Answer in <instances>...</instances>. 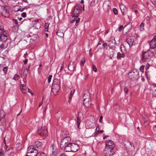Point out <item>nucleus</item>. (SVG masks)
<instances>
[{"mask_svg": "<svg viewBox=\"0 0 156 156\" xmlns=\"http://www.w3.org/2000/svg\"><path fill=\"white\" fill-rule=\"evenodd\" d=\"M61 135L62 137L61 139V143L60 144V147H63L64 145L70 143L71 140V139L69 137L66 135L65 132H63L62 133Z\"/></svg>", "mask_w": 156, "mask_h": 156, "instance_id": "1", "label": "nucleus"}, {"mask_svg": "<svg viewBox=\"0 0 156 156\" xmlns=\"http://www.w3.org/2000/svg\"><path fill=\"white\" fill-rule=\"evenodd\" d=\"M37 133L41 136H46L48 135V131L45 126H44L40 123L38 128Z\"/></svg>", "mask_w": 156, "mask_h": 156, "instance_id": "2", "label": "nucleus"}, {"mask_svg": "<svg viewBox=\"0 0 156 156\" xmlns=\"http://www.w3.org/2000/svg\"><path fill=\"white\" fill-rule=\"evenodd\" d=\"M129 76L131 80H135L139 78V71L136 69H133L129 73Z\"/></svg>", "mask_w": 156, "mask_h": 156, "instance_id": "3", "label": "nucleus"}, {"mask_svg": "<svg viewBox=\"0 0 156 156\" xmlns=\"http://www.w3.org/2000/svg\"><path fill=\"white\" fill-rule=\"evenodd\" d=\"M27 153L30 154L31 156H36L38 153V151L34 146H30L27 148Z\"/></svg>", "mask_w": 156, "mask_h": 156, "instance_id": "4", "label": "nucleus"}, {"mask_svg": "<svg viewBox=\"0 0 156 156\" xmlns=\"http://www.w3.org/2000/svg\"><path fill=\"white\" fill-rule=\"evenodd\" d=\"M87 96V94H84L83 97V104L86 107H88L91 104V100L90 98V96H88L87 98H86Z\"/></svg>", "mask_w": 156, "mask_h": 156, "instance_id": "5", "label": "nucleus"}, {"mask_svg": "<svg viewBox=\"0 0 156 156\" xmlns=\"http://www.w3.org/2000/svg\"><path fill=\"white\" fill-rule=\"evenodd\" d=\"M114 149L105 147L104 151L105 156H112L115 154Z\"/></svg>", "mask_w": 156, "mask_h": 156, "instance_id": "6", "label": "nucleus"}, {"mask_svg": "<svg viewBox=\"0 0 156 156\" xmlns=\"http://www.w3.org/2000/svg\"><path fill=\"white\" fill-rule=\"evenodd\" d=\"M82 6L79 5H77L75 6L74 10L73 12V16L77 17L79 16L80 12L81 10Z\"/></svg>", "mask_w": 156, "mask_h": 156, "instance_id": "7", "label": "nucleus"}, {"mask_svg": "<svg viewBox=\"0 0 156 156\" xmlns=\"http://www.w3.org/2000/svg\"><path fill=\"white\" fill-rule=\"evenodd\" d=\"M0 13L2 15L5 17H9V13L5 6H1Z\"/></svg>", "mask_w": 156, "mask_h": 156, "instance_id": "8", "label": "nucleus"}, {"mask_svg": "<svg viewBox=\"0 0 156 156\" xmlns=\"http://www.w3.org/2000/svg\"><path fill=\"white\" fill-rule=\"evenodd\" d=\"M151 53L148 51H146L143 53L142 57V60L143 62H145L149 61L151 56L150 55Z\"/></svg>", "mask_w": 156, "mask_h": 156, "instance_id": "9", "label": "nucleus"}, {"mask_svg": "<svg viewBox=\"0 0 156 156\" xmlns=\"http://www.w3.org/2000/svg\"><path fill=\"white\" fill-rule=\"evenodd\" d=\"M54 84L52 85L51 91L53 94L56 95L57 94V93L59 91V90L60 88V85L58 84Z\"/></svg>", "mask_w": 156, "mask_h": 156, "instance_id": "10", "label": "nucleus"}, {"mask_svg": "<svg viewBox=\"0 0 156 156\" xmlns=\"http://www.w3.org/2000/svg\"><path fill=\"white\" fill-rule=\"evenodd\" d=\"M70 152H76L78 151L80 148L79 145L77 144L71 143Z\"/></svg>", "mask_w": 156, "mask_h": 156, "instance_id": "11", "label": "nucleus"}, {"mask_svg": "<svg viewBox=\"0 0 156 156\" xmlns=\"http://www.w3.org/2000/svg\"><path fill=\"white\" fill-rule=\"evenodd\" d=\"M60 147L63 149L65 152H70L71 150V143H68V144L64 145L63 147Z\"/></svg>", "mask_w": 156, "mask_h": 156, "instance_id": "12", "label": "nucleus"}, {"mask_svg": "<svg viewBox=\"0 0 156 156\" xmlns=\"http://www.w3.org/2000/svg\"><path fill=\"white\" fill-rule=\"evenodd\" d=\"M105 147H108V148L114 149L115 147V145L113 142L110 140H107L105 142Z\"/></svg>", "mask_w": 156, "mask_h": 156, "instance_id": "13", "label": "nucleus"}, {"mask_svg": "<svg viewBox=\"0 0 156 156\" xmlns=\"http://www.w3.org/2000/svg\"><path fill=\"white\" fill-rule=\"evenodd\" d=\"M134 41V39L132 36L130 37H127L126 43L128 44L129 47H131L133 45Z\"/></svg>", "mask_w": 156, "mask_h": 156, "instance_id": "14", "label": "nucleus"}, {"mask_svg": "<svg viewBox=\"0 0 156 156\" xmlns=\"http://www.w3.org/2000/svg\"><path fill=\"white\" fill-rule=\"evenodd\" d=\"M149 44L151 48L154 49L155 48H156V36H155L150 41Z\"/></svg>", "mask_w": 156, "mask_h": 156, "instance_id": "15", "label": "nucleus"}, {"mask_svg": "<svg viewBox=\"0 0 156 156\" xmlns=\"http://www.w3.org/2000/svg\"><path fill=\"white\" fill-rule=\"evenodd\" d=\"M8 39V36L6 34H5L4 31L0 35V41L5 42Z\"/></svg>", "mask_w": 156, "mask_h": 156, "instance_id": "16", "label": "nucleus"}, {"mask_svg": "<svg viewBox=\"0 0 156 156\" xmlns=\"http://www.w3.org/2000/svg\"><path fill=\"white\" fill-rule=\"evenodd\" d=\"M115 44V41L114 38H111L108 41V45L109 47L112 48Z\"/></svg>", "mask_w": 156, "mask_h": 156, "instance_id": "17", "label": "nucleus"}, {"mask_svg": "<svg viewBox=\"0 0 156 156\" xmlns=\"http://www.w3.org/2000/svg\"><path fill=\"white\" fill-rule=\"evenodd\" d=\"M42 142L39 141H37L35 142L34 145L33 146H34L36 148H37L38 149H40L42 146Z\"/></svg>", "mask_w": 156, "mask_h": 156, "instance_id": "18", "label": "nucleus"}, {"mask_svg": "<svg viewBox=\"0 0 156 156\" xmlns=\"http://www.w3.org/2000/svg\"><path fill=\"white\" fill-rule=\"evenodd\" d=\"M50 148L51 150L52 151V153L53 155H55L56 154L57 151V149L54 144H51Z\"/></svg>", "mask_w": 156, "mask_h": 156, "instance_id": "19", "label": "nucleus"}, {"mask_svg": "<svg viewBox=\"0 0 156 156\" xmlns=\"http://www.w3.org/2000/svg\"><path fill=\"white\" fill-rule=\"evenodd\" d=\"M68 69L70 71L74 70L75 69L74 64L73 62H70L68 66Z\"/></svg>", "mask_w": 156, "mask_h": 156, "instance_id": "20", "label": "nucleus"}, {"mask_svg": "<svg viewBox=\"0 0 156 156\" xmlns=\"http://www.w3.org/2000/svg\"><path fill=\"white\" fill-rule=\"evenodd\" d=\"M75 91V90L73 89L72 90H71L70 92L68 101V102L69 103H71L72 98L73 97Z\"/></svg>", "mask_w": 156, "mask_h": 156, "instance_id": "21", "label": "nucleus"}, {"mask_svg": "<svg viewBox=\"0 0 156 156\" xmlns=\"http://www.w3.org/2000/svg\"><path fill=\"white\" fill-rule=\"evenodd\" d=\"M125 55L122 52V53H117V58L119 60L121 59L122 58H124L125 57Z\"/></svg>", "mask_w": 156, "mask_h": 156, "instance_id": "22", "label": "nucleus"}, {"mask_svg": "<svg viewBox=\"0 0 156 156\" xmlns=\"http://www.w3.org/2000/svg\"><path fill=\"white\" fill-rule=\"evenodd\" d=\"M22 85H21L20 89L22 93L23 94H26V91L27 90V89L26 88V86L25 85H22Z\"/></svg>", "mask_w": 156, "mask_h": 156, "instance_id": "23", "label": "nucleus"}, {"mask_svg": "<svg viewBox=\"0 0 156 156\" xmlns=\"http://www.w3.org/2000/svg\"><path fill=\"white\" fill-rule=\"evenodd\" d=\"M56 34L58 36L60 37H63L64 36V34L63 32H61L60 30H58L56 32Z\"/></svg>", "mask_w": 156, "mask_h": 156, "instance_id": "24", "label": "nucleus"}, {"mask_svg": "<svg viewBox=\"0 0 156 156\" xmlns=\"http://www.w3.org/2000/svg\"><path fill=\"white\" fill-rule=\"evenodd\" d=\"M8 43H7L5 42H3V44H1L0 47L1 48L4 49L6 48L8 45Z\"/></svg>", "mask_w": 156, "mask_h": 156, "instance_id": "25", "label": "nucleus"}, {"mask_svg": "<svg viewBox=\"0 0 156 156\" xmlns=\"http://www.w3.org/2000/svg\"><path fill=\"white\" fill-rule=\"evenodd\" d=\"M109 5L106 4V2L104 3L103 5V7L105 9V11H107L108 10Z\"/></svg>", "mask_w": 156, "mask_h": 156, "instance_id": "26", "label": "nucleus"}, {"mask_svg": "<svg viewBox=\"0 0 156 156\" xmlns=\"http://www.w3.org/2000/svg\"><path fill=\"white\" fill-rule=\"evenodd\" d=\"M81 122V120L80 118H77L76 125L77 127L79 128L80 126V124Z\"/></svg>", "mask_w": 156, "mask_h": 156, "instance_id": "27", "label": "nucleus"}, {"mask_svg": "<svg viewBox=\"0 0 156 156\" xmlns=\"http://www.w3.org/2000/svg\"><path fill=\"white\" fill-rule=\"evenodd\" d=\"M60 81L58 79H54L53 81V83L52 85H54L55 84H55H58L59 85L60 84Z\"/></svg>", "mask_w": 156, "mask_h": 156, "instance_id": "28", "label": "nucleus"}, {"mask_svg": "<svg viewBox=\"0 0 156 156\" xmlns=\"http://www.w3.org/2000/svg\"><path fill=\"white\" fill-rule=\"evenodd\" d=\"M150 65L149 64H147V65L145 67V69L146 70V71L145 72V76H147L148 75V72H147V70L148 69Z\"/></svg>", "mask_w": 156, "mask_h": 156, "instance_id": "29", "label": "nucleus"}, {"mask_svg": "<svg viewBox=\"0 0 156 156\" xmlns=\"http://www.w3.org/2000/svg\"><path fill=\"white\" fill-rule=\"evenodd\" d=\"M5 114L4 111L3 110H0V117H5Z\"/></svg>", "mask_w": 156, "mask_h": 156, "instance_id": "30", "label": "nucleus"}, {"mask_svg": "<svg viewBox=\"0 0 156 156\" xmlns=\"http://www.w3.org/2000/svg\"><path fill=\"white\" fill-rule=\"evenodd\" d=\"M144 28V23H142L140 25V28L141 31H143Z\"/></svg>", "mask_w": 156, "mask_h": 156, "instance_id": "31", "label": "nucleus"}, {"mask_svg": "<svg viewBox=\"0 0 156 156\" xmlns=\"http://www.w3.org/2000/svg\"><path fill=\"white\" fill-rule=\"evenodd\" d=\"M85 59L84 58H83L81 60L80 63V65L81 66H83V65L85 62Z\"/></svg>", "mask_w": 156, "mask_h": 156, "instance_id": "32", "label": "nucleus"}, {"mask_svg": "<svg viewBox=\"0 0 156 156\" xmlns=\"http://www.w3.org/2000/svg\"><path fill=\"white\" fill-rule=\"evenodd\" d=\"M4 27L2 25L0 26V35L4 32Z\"/></svg>", "mask_w": 156, "mask_h": 156, "instance_id": "33", "label": "nucleus"}, {"mask_svg": "<svg viewBox=\"0 0 156 156\" xmlns=\"http://www.w3.org/2000/svg\"><path fill=\"white\" fill-rule=\"evenodd\" d=\"M37 156H46L45 154L42 152L38 153Z\"/></svg>", "mask_w": 156, "mask_h": 156, "instance_id": "34", "label": "nucleus"}, {"mask_svg": "<svg viewBox=\"0 0 156 156\" xmlns=\"http://www.w3.org/2000/svg\"><path fill=\"white\" fill-rule=\"evenodd\" d=\"M19 77L20 76L18 75L17 74H15L13 77V79L15 80H17L19 79Z\"/></svg>", "mask_w": 156, "mask_h": 156, "instance_id": "35", "label": "nucleus"}, {"mask_svg": "<svg viewBox=\"0 0 156 156\" xmlns=\"http://www.w3.org/2000/svg\"><path fill=\"white\" fill-rule=\"evenodd\" d=\"M119 108V105L117 104H115L113 107V108L116 110H118Z\"/></svg>", "mask_w": 156, "mask_h": 156, "instance_id": "36", "label": "nucleus"}, {"mask_svg": "<svg viewBox=\"0 0 156 156\" xmlns=\"http://www.w3.org/2000/svg\"><path fill=\"white\" fill-rule=\"evenodd\" d=\"M49 26V24L48 23H46L45 25V28L46 29V31H48V28Z\"/></svg>", "mask_w": 156, "mask_h": 156, "instance_id": "37", "label": "nucleus"}, {"mask_svg": "<svg viewBox=\"0 0 156 156\" xmlns=\"http://www.w3.org/2000/svg\"><path fill=\"white\" fill-rule=\"evenodd\" d=\"M8 69V67H4L3 68V71L4 73L6 74L7 72V70Z\"/></svg>", "mask_w": 156, "mask_h": 156, "instance_id": "38", "label": "nucleus"}, {"mask_svg": "<svg viewBox=\"0 0 156 156\" xmlns=\"http://www.w3.org/2000/svg\"><path fill=\"white\" fill-rule=\"evenodd\" d=\"M113 11L114 13V14H115V15H117V14H118V11H117V9L116 8H113Z\"/></svg>", "mask_w": 156, "mask_h": 156, "instance_id": "39", "label": "nucleus"}, {"mask_svg": "<svg viewBox=\"0 0 156 156\" xmlns=\"http://www.w3.org/2000/svg\"><path fill=\"white\" fill-rule=\"evenodd\" d=\"M144 67V66H143V65L142 66L140 67V71L141 72H142V73L143 72Z\"/></svg>", "mask_w": 156, "mask_h": 156, "instance_id": "40", "label": "nucleus"}, {"mask_svg": "<svg viewBox=\"0 0 156 156\" xmlns=\"http://www.w3.org/2000/svg\"><path fill=\"white\" fill-rule=\"evenodd\" d=\"M52 77V76L51 75H50L48 78V83H50L51 81V79Z\"/></svg>", "mask_w": 156, "mask_h": 156, "instance_id": "41", "label": "nucleus"}, {"mask_svg": "<svg viewBox=\"0 0 156 156\" xmlns=\"http://www.w3.org/2000/svg\"><path fill=\"white\" fill-rule=\"evenodd\" d=\"M124 91L126 94H127L129 91V90L127 87H125L124 88Z\"/></svg>", "mask_w": 156, "mask_h": 156, "instance_id": "42", "label": "nucleus"}, {"mask_svg": "<svg viewBox=\"0 0 156 156\" xmlns=\"http://www.w3.org/2000/svg\"><path fill=\"white\" fill-rule=\"evenodd\" d=\"M28 8L26 6L24 8H23L22 9L20 8V11L21 12H22L23 11H24L25 9H27Z\"/></svg>", "mask_w": 156, "mask_h": 156, "instance_id": "43", "label": "nucleus"}, {"mask_svg": "<svg viewBox=\"0 0 156 156\" xmlns=\"http://www.w3.org/2000/svg\"><path fill=\"white\" fill-rule=\"evenodd\" d=\"M21 16L22 17L25 18L26 16V13L25 12H23L21 13Z\"/></svg>", "mask_w": 156, "mask_h": 156, "instance_id": "44", "label": "nucleus"}, {"mask_svg": "<svg viewBox=\"0 0 156 156\" xmlns=\"http://www.w3.org/2000/svg\"><path fill=\"white\" fill-rule=\"evenodd\" d=\"M93 70L95 72H96L97 71V69L96 68V66L93 65Z\"/></svg>", "mask_w": 156, "mask_h": 156, "instance_id": "45", "label": "nucleus"}, {"mask_svg": "<svg viewBox=\"0 0 156 156\" xmlns=\"http://www.w3.org/2000/svg\"><path fill=\"white\" fill-rule=\"evenodd\" d=\"M123 26L122 25H120L119 29V31L120 32L123 29Z\"/></svg>", "mask_w": 156, "mask_h": 156, "instance_id": "46", "label": "nucleus"}, {"mask_svg": "<svg viewBox=\"0 0 156 156\" xmlns=\"http://www.w3.org/2000/svg\"><path fill=\"white\" fill-rule=\"evenodd\" d=\"M80 19L79 18L77 20H76V23H75V25H76V26H77L78 25V23H79L80 22Z\"/></svg>", "mask_w": 156, "mask_h": 156, "instance_id": "47", "label": "nucleus"}, {"mask_svg": "<svg viewBox=\"0 0 156 156\" xmlns=\"http://www.w3.org/2000/svg\"><path fill=\"white\" fill-rule=\"evenodd\" d=\"M27 91L28 92L30 93L32 95H33V93L32 91L29 88H27Z\"/></svg>", "mask_w": 156, "mask_h": 156, "instance_id": "48", "label": "nucleus"}, {"mask_svg": "<svg viewBox=\"0 0 156 156\" xmlns=\"http://www.w3.org/2000/svg\"><path fill=\"white\" fill-rule=\"evenodd\" d=\"M23 61L24 62V63L25 65H26L27 63L28 59H25L23 60Z\"/></svg>", "mask_w": 156, "mask_h": 156, "instance_id": "49", "label": "nucleus"}, {"mask_svg": "<svg viewBox=\"0 0 156 156\" xmlns=\"http://www.w3.org/2000/svg\"><path fill=\"white\" fill-rule=\"evenodd\" d=\"M14 11L15 12H17L19 11H20V8H17L16 7L14 9Z\"/></svg>", "mask_w": 156, "mask_h": 156, "instance_id": "50", "label": "nucleus"}, {"mask_svg": "<svg viewBox=\"0 0 156 156\" xmlns=\"http://www.w3.org/2000/svg\"><path fill=\"white\" fill-rule=\"evenodd\" d=\"M30 65L27 68H26V70L28 72L30 70Z\"/></svg>", "mask_w": 156, "mask_h": 156, "instance_id": "51", "label": "nucleus"}, {"mask_svg": "<svg viewBox=\"0 0 156 156\" xmlns=\"http://www.w3.org/2000/svg\"><path fill=\"white\" fill-rule=\"evenodd\" d=\"M59 66H60V71H61L62 69V68H63V65L62 64H61V65H59Z\"/></svg>", "mask_w": 156, "mask_h": 156, "instance_id": "52", "label": "nucleus"}, {"mask_svg": "<svg viewBox=\"0 0 156 156\" xmlns=\"http://www.w3.org/2000/svg\"><path fill=\"white\" fill-rule=\"evenodd\" d=\"M3 154V151L2 150H0V155L2 156V155Z\"/></svg>", "mask_w": 156, "mask_h": 156, "instance_id": "53", "label": "nucleus"}, {"mask_svg": "<svg viewBox=\"0 0 156 156\" xmlns=\"http://www.w3.org/2000/svg\"><path fill=\"white\" fill-rule=\"evenodd\" d=\"M102 45H103V47L104 48H105L107 46V44L106 43H103V44H102Z\"/></svg>", "mask_w": 156, "mask_h": 156, "instance_id": "54", "label": "nucleus"}, {"mask_svg": "<svg viewBox=\"0 0 156 156\" xmlns=\"http://www.w3.org/2000/svg\"><path fill=\"white\" fill-rule=\"evenodd\" d=\"M8 151H6L3 154L5 156H6L8 154Z\"/></svg>", "mask_w": 156, "mask_h": 156, "instance_id": "55", "label": "nucleus"}, {"mask_svg": "<svg viewBox=\"0 0 156 156\" xmlns=\"http://www.w3.org/2000/svg\"><path fill=\"white\" fill-rule=\"evenodd\" d=\"M14 20L16 24H18V22L17 20L14 19Z\"/></svg>", "mask_w": 156, "mask_h": 156, "instance_id": "56", "label": "nucleus"}, {"mask_svg": "<svg viewBox=\"0 0 156 156\" xmlns=\"http://www.w3.org/2000/svg\"><path fill=\"white\" fill-rule=\"evenodd\" d=\"M122 47H123L124 48V44H121V46H120V49H121V51L122 50H121V48H122Z\"/></svg>", "mask_w": 156, "mask_h": 156, "instance_id": "57", "label": "nucleus"}, {"mask_svg": "<svg viewBox=\"0 0 156 156\" xmlns=\"http://www.w3.org/2000/svg\"><path fill=\"white\" fill-rule=\"evenodd\" d=\"M103 118H100L99 121L100 122H102V121Z\"/></svg>", "mask_w": 156, "mask_h": 156, "instance_id": "58", "label": "nucleus"}, {"mask_svg": "<svg viewBox=\"0 0 156 156\" xmlns=\"http://www.w3.org/2000/svg\"><path fill=\"white\" fill-rule=\"evenodd\" d=\"M21 1H22L23 2H26L27 3H28L27 0H21Z\"/></svg>", "mask_w": 156, "mask_h": 156, "instance_id": "59", "label": "nucleus"}, {"mask_svg": "<svg viewBox=\"0 0 156 156\" xmlns=\"http://www.w3.org/2000/svg\"><path fill=\"white\" fill-rule=\"evenodd\" d=\"M36 39V38H35V37H34V38H32L31 39H30V40H32V41H34V40H35Z\"/></svg>", "mask_w": 156, "mask_h": 156, "instance_id": "60", "label": "nucleus"}, {"mask_svg": "<svg viewBox=\"0 0 156 156\" xmlns=\"http://www.w3.org/2000/svg\"><path fill=\"white\" fill-rule=\"evenodd\" d=\"M76 19H74V20H72L71 22V23H73L74 22H75V21H76Z\"/></svg>", "mask_w": 156, "mask_h": 156, "instance_id": "61", "label": "nucleus"}, {"mask_svg": "<svg viewBox=\"0 0 156 156\" xmlns=\"http://www.w3.org/2000/svg\"><path fill=\"white\" fill-rule=\"evenodd\" d=\"M154 96L156 97V90L154 91Z\"/></svg>", "mask_w": 156, "mask_h": 156, "instance_id": "62", "label": "nucleus"}, {"mask_svg": "<svg viewBox=\"0 0 156 156\" xmlns=\"http://www.w3.org/2000/svg\"><path fill=\"white\" fill-rule=\"evenodd\" d=\"M108 136H107V135L105 136L104 137H103V139H105L106 138H107Z\"/></svg>", "mask_w": 156, "mask_h": 156, "instance_id": "63", "label": "nucleus"}, {"mask_svg": "<svg viewBox=\"0 0 156 156\" xmlns=\"http://www.w3.org/2000/svg\"><path fill=\"white\" fill-rule=\"evenodd\" d=\"M42 103H43V102H42V101L41 102H40L39 103V106L40 107L41 106V105L42 104Z\"/></svg>", "mask_w": 156, "mask_h": 156, "instance_id": "64", "label": "nucleus"}]
</instances>
